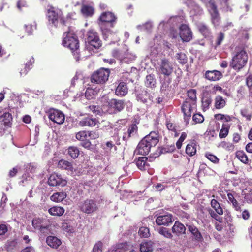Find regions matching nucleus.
I'll return each instance as SVG.
<instances>
[{
    "label": "nucleus",
    "instance_id": "412c9836",
    "mask_svg": "<svg viewBox=\"0 0 252 252\" xmlns=\"http://www.w3.org/2000/svg\"><path fill=\"white\" fill-rule=\"evenodd\" d=\"M186 227L179 221H176L172 228V231L177 236H180L186 233Z\"/></svg>",
    "mask_w": 252,
    "mask_h": 252
},
{
    "label": "nucleus",
    "instance_id": "c756f323",
    "mask_svg": "<svg viewBox=\"0 0 252 252\" xmlns=\"http://www.w3.org/2000/svg\"><path fill=\"white\" fill-rule=\"evenodd\" d=\"M81 12L86 16H92L94 13V9L92 6L83 5L82 6Z\"/></svg>",
    "mask_w": 252,
    "mask_h": 252
},
{
    "label": "nucleus",
    "instance_id": "cd10ccee",
    "mask_svg": "<svg viewBox=\"0 0 252 252\" xmlns=\"http://www.w3.org/2000/svg\"><path fill=\"white\" fill-rule=\"evenodd\" d=\"M170 83L171 79L170 78H164V80L161 82V91L164 93H167L171 88V86L170 85Z\"/></svg>",
    "mask_w": 252,
    "mask_h": 252
},
{
    "label": "nucleus",
    "instance_id": "9b49d317",
    "mask_svg": "<svg viewBox=\"0 0 252 252\" xmlns=\"http://www.w3.org/2000/svg\"><path fill=\"white\" fill-rule=\"evenodd\" d=\"M158 70L161 74L169 76L172 73L174 69L173 64L168 59H161L158 63Z\"/></svg>",
    "mask_w": 252,
    "mask_h": 252
},
{
    "label": "nucleus",
    "instance_id": "37998d69",
    "mask_svg": "<svg viewBox=\"0 0 252 252\" xmlns=\"http://www.w3.org/2000/svg\"><path fill=\"white\" fill-rule=\"evenodd\" d=\"M196 147L193 144H188L186 148V153L189 156H192L196 153Z\"/></svg>",
    "mask_w": 252,
    "mask_h": 252
},
{
    "label": "nucleus",
    "instance_id": "680f3d73",
    "mask_svg": "<svg viewBox=\"0 0 252 252\" xmlns=\"http://www.w3.org/2000/svg\"><path fill=\"white\" fill-rule=\"evenodd\" d=\"M88 135L92 139H96L99 137V134L97 131H88Z\"/></svg>",
    "mask_w": 252,
    "mask_h": 252
},
{
    "label": "nucleus",
    "instance_id": "58836bf2",
    "mask_svg": "<svg viewBox=\"0 0 252 252\" xmlns=\"http://www.w3.org/2000/svg\"><path fill=\"white\" fill-rule=\"evenodd\" d=\"M226 102L221 96H217L215 98V107L217 109H221L224 107Z\"/></svg>",
    "mask_w": 252,
    "mask_h": 252
},
{
    "label": "nucleus",
    "instance_id": "09e8293b",
    "mask_svg": "<svg viewBox=\"0 0 252 252\" xmlns=\"http://www.w3.org/2000/svg\"><path fill=\"white\" fill-rule=\"evenodd\" d=\"M42 223L43 220L40 218H35L32 221V225L34 228L37 229L41 227V225H43Z\"/></svg>",
    "mask_w": 252,
    "mask_h": 252
},
{
    "label": "nucleus",
    "instance_id": "e433bc0d",
    "mask_svg": "<svg viewBox=\"0 0 252 252\" xmlns=\"http://www.w3.org/2000/svg\"><path fill=\"white\" fill-rule=\"evenodd\" d=\"M198 29L204 37H206L209 36L210 31L205 24L202 23L198 25Z\"/></svg>",
    "mask_w": 252,
    "mask_h": 252
},
{
    "label": "nucleus",
    "instance_id": "f257e3e1",
    "mask_svg": "<svg viewBox=\"0 0 252 252\" xmlns=\"http://www.w3.org/2000/svg\"><path fill=\"white\" fill-rule=\"evenodd\" d=\"M158 142V133L155 131L151 132L139 142L134 151V154L141 155L148 154L151 148L155 147Z\"/></svg>",
    "mask_w": 252,
    "mask_h": 252
},
{
    "label": "nucleus",
    "instance_id": "49530a36",
    "mask_svg": "<svg viewBox=\"0 0 252 252\" xmlns=\"http://www.w3.org/2000/svg\"><path fill=\"white\" fill-rule=\"evenodd\" d=\"M89 110L95 115H101L102 113L101 108L98 105H91L88 107Z\"/></svg>",
    "mask_w": 252,
    "mask_h": 252
},
{
    "label": "nucleus",
    "instance_id": "6e6552de",
    "mask_svg": "<svg viewBox=\"0 0 252 252\" xmlns=\"http://www.w3.org/2000/svg\"><path fill=\"white\" fill-rule=\"evenodd\" d=\"M86 42L88 44L90 48L99 49L102 46V42L98 33L94 30H89L86 34Z\"/></svg>",
    "mask_w": 252,
    "mask_h": 252
},
{
    "label": "nucleus",
    "instance_id": "a878e982",
    "mask_svg": "<svg viewBox=\"0 0 252 252\" xmlns=\"http://www.w3.org/2000/svg\"><path fill=\"white\" fill-rule=\"evenodd\" d=\"M66 197V194L64 192L54 193L50 197L51 200L56 202H62L64 198Z\"/></svg>",
    "mask_w": 252,
    "mask_h": 252
},
{
    "label": "nucleus",
    "instance_id": "aec40b11",
    "mask_svg": "<svg viewBox=\"0 0 252 252\" xmlns=\"http://www.w3.org/2000/svg\"><path fill=\"white\" fill-rule=\"evenodd\" d=\"M208 10L211 15L212 23L215 27L219 26L220 24V17L217 9V7H214Z\"/></svg>",
    "mask_w": 252,
    "mask_h": 252
},
{
    "label": "nucleus",
    "instance_id": "c9c22d12",
    "mask_svg": "<svg viewBox=\"0 0 252 252\" xmlns=\"http://www.w3.org/2000/svg\"><path fill=\"white\" fill-rule=\"evenodd\" d=\"M156 82L154 75L149 74L146 76L145 83L147 87L153 88L155 87Z\"/></svg>",
    "mask_w": 252,
    "mask_h": 252
},
{
    "label": "nucleus",
    "instance_id": "de8ad7c7",
    "mask_svg": "<svg viewBox=\"0 0 252 252\" xmlns=\"http://www.w3.org/2000/svg\"><path fill=\"white\" fill-rule=\"evenodd\" d=\"M229 131V126L223 124L222 128L220 131L219 137L220 138H224L228 135Z\"/></svg>",
    "mask_w": 252,
    "mask_h": 252
},
{
    "label": "nucleus",
    "instance_id": "e2e57ef3",
    "mask_svg": "<svg viewBox=\"0 0 252 252\" xmlns=\"http://www.w3.org/2000/svg\"><path fill=\"white\" fill-rule=\"evenodd\" d=\"M206 157L209 160L213 163H217L219 161V159L217 157L213 154L207 153L206 154Z\"/></svg>",
    "mask_w": 252,
    "mask_h": 252
},
{
    "label": "nucleus",
    "instance_id": "20e7f679",
    "mask_svg": "<svg viewBox=\"0 0 252 252\" xmlns=\"http://www.w3.org/2000/svg\"><path fill=\"white\" fill-rule=\"evenodd\" d=\"M62 44L72 51H77L79 47V40L77 36L70 32H65L63 34Z\"/></svg>",
    "mask_w": 252,
    "mask_h": 252
},
{
    "label": "nucleus",
    "instance_id": "7c9ffc66",
    "mask_svg": "<svg viewBox=\"0 0 252 252\" xmlns=\"http://www.w3.org/2000/svg\"><path fill=\"white\" fill-rule=\"evenodd\" d=\"M211 206L213 208L215 209L216 213L218 215H221L223 214V210L222 208L220 207L219 203L216 199H212L211 201Z\"/></svg>",
    "mask_w": 252,
    "mask_h": 252
},
{
    "label": "nucleus",
    "instance_id": "6e6d98bb",
    "mask_svg": "<svg viewBox=\"0 0 252 252\" xmlns=\"http://www.w3.org/2000/svg\"><path fill=\"white\" fill-rule=\"evenodd\" d=\"M192 119L195 123H202L204 120L203 116L200 114H194L192 117Z\"/></svg>",
    "mask_w": 252,
    "mask_h": 252
},
{
    "label": "nucleus",
    "instance_id": "423d86ee",
    "mask_svg": "<svg viewBox=\"0 0 252 252\" xmlns=\"http://www.w3.org/2000/svg\"><path fill=\"white\" fill-rule=\"evenodd\" d=\"M134 94L137 101L144 104L146 107L152 104V96L144 88L140 87L136 88Z\"/></svg>",
    "mask_w": 252,
    "mask_h": 252
},
{
    "label": "nucleus",
    "instance_id": "f8f14e48",
    "mask_svg": "<svg viewBox=\"0 0 252 252\" xmlns=\"http://www.w3.org/2000/svg\"><path fill=\"white\" fill-rule=\"evenodd\" d=\"M196 104L189 100H185L181 107V110L184 113V119L186 124H188L191 115L193 110L195 108Z\"/></svg>",
    "mask_w": 252,
    "mask_h": 252
},
{
    "label": "nucleus",
    "instance_id": "0eeeda50",
    "mask_svg": "<svg viewBox=\"0 0 252 252\" xmlns=\"http://www.w3.org/2000/svg\"><path fill=\"white\" fill-rule=\"evenodd\" d=\"M110 73L109 69L101 68L93 73L91 81L93 83L104 84L108 80Z\"/></svg>",
    "mask_w": 252,
    "mask_h": 252
},
{
    "label": "nucleus",
    "instance_id": "f03ea898",
    "mask_svg": "<svg viewBox=\"0 0 252 252\" xmlns=\"http://www.w3.org/2000/svg\"><path fill=\"white\" fill-rule=\"evenodd\" d=\"M115 15L110 12H105L99 17V26L104 38H107L109 34L113 33L111 28L114 27L116 20Z\"/></svg>",
    "mask_w": 252,
    "mask_h": 252
},
{
    "label": "nucleus",
    "instance_id": "7ed1b4c3",
    "mask_svg": "<svg viewBox=\"0 0 252 252\" xmlns=\"http://www.w3.org/2000/svg\"><path fill=\"white\" fill-rule=\"evenodd\" d=\"M188 231L190 233V239L187 242L189 248H195L203 241V237L198 228L193 224H187Z\"/></svg>",
    "mask_w": 252,
    "mask_h": 252
},
{
    "label": "nucleus",
    "instance_id": "774afa93",
    "mask_svg": "<svg viewBox=\"0 0 252 252\" xmlns=\"http://www.w3.org/2000/svg\"><path fill=\"white\" fill-rule=\"evenodd\" d=\"M8 231L7 226L5 224L0 225V236H3Z\"/></svg>",
    "mask_w": 252,
    "mask_h": 252
},
{
    "label": "nucleus",
    "instance_id": "69168bd1",
    "mask_svg": "<svg viewBox=\"0 0 252 252\" xmlns=\"http://www.w3.org/2000/svg\"><path fill=\"white\" fill-rule=\"evenodd\" d=\"M152 27H153V25L151 23L147 22V23H145V24L142 26H140V25H138L137 26V28H138L139 29H141L143 27L147 32H150V30L152 29Z\"/></svg>",
    "mask_w": 252,
    "mask_h": 252
},
{
    "label": "nucleus",
    "instance_id": "72a5a7b5",
    "mask_svg": "<svg viewBox=\"0 0 252 252\" xmlns=\"http://www.w3.org/2000/svg\"><path fill=\"white\" fill-rule=\"evenodd\" d=\"M227 196L228 198V202H230L232 204L233 207L235 209V210L236 211L240 210V206L238 201L234 197V195L231 193H228L227 194Z\"/></svg>",
    "mask_w": 252,
    "mask_h": 252
},
{
    "label": "nucleus",
    "instance_id": "f704fd0d",
    "mask_svg": "<svg viewBox=\"0 0 252 252\" xmlns=\"http://www.w3.org/2000/svg\"><path fill=\"white\" fill-rule=\"evenodd\" d=\"M78 148L75 146H70L68 149V154L73 159L77 158L79 155Z\"/></svg>",
    "mask_w": 252,
    "mask_h": 252
},
{
    "label": "nucleus",
    "instance_id": "bf43d9fd",
    "mask_svg": "<svg viewBox=\"0 0 252 252\" xmlns=\"http://www.w3.org/2000/svg\"><path fill=\"white\" fill-rule=\"evenodd\" d=\"M94 95V91L91 89H87L85 93V97L87 99H91Z\"/></svg>",
    "mask_w": 252,
    "mask_h": 252
},
{
    "label": "nucleus",
    "instance_id": "338daca9",
    "mask_svg": "<svg viewBox=\"0 0 252 252\" xmlns=\"http://www.w3.org/2000/svg\"><path fill=\"white\" fill-rule=\"evenodd\" d=\"M62 227L63 230H64V231L68 233H72L73 232V227L70 225H68L66 223H63V224Z\"/></svg>",
    "mask_w": 252,
    "mask_h": 252
},
{
    "label": "nucleus",
    "instance_id": "f3484780",
    "mask_svg": "<svg viewBox=\"0 0 252 252\" xmlns=\"http://www.w3.org/2000/svg\"><path fill=\"white\" fill-rule=\"evenodd\" d=\"M174 220L172 214L166 213L158 216L156 220V223L158 225L168 226L170 223H172Z\"/></svg>",
    "mask_w": 252,
    "mask_h": 252
},
{
    "label": "nucleus",
    "instance_id": "39448f33",
    "mask_svg": "<svg viewBox=\"0 0 252 252\" xmlns=\"http://www.w3.org/2000/svg\"><path fill=\"white\" fill-rule=\"evenodd\" d=\"M248 60L246 52L241 50L232 58L230 66L235 70H240L246 64Z\"/></svg>",
    "mask_w": 252,
    "mask_h": 252
},
{
    "label": "nucleus",
    "instance_id": "4468645a",
    "mask_svg": "<svg viewBox=\"0 0 252 252\" xmlns=\"http://www.w3.org/2000/svg\"><path fill=\"white\" fill-rule=\"evenodd\" d=\"M110 113H117L121 112L125 107L124 101L116 99H111L108 103Z\"/></svg>",
    "mask_w": 252,
    "mask_h": 252
},
{
    "label": "nucleus",
    "instance_id": "ddd939ff",
    "mask_svg": "<svg viewBox=\"0 0 252 252\" xmlns=\"http://www.w3.org/2000/svg\"><path fill=\"white\" fill-rule=\"evenodd\" d=\"M49 119L58 124H62L64 121V115L60 110L54 108L50 109L47 112Z\"/></svg>",
    "mask_w": 252,
    "mask_h": 252
},
{
    "label": "nucleus",
    "instance_id": "3c124183",
    "mask_svg": "<svg viewBox=\"0 0 252 252\" xmlns=\"http://www.w3.org/2000/svg\"><path fill=\"white\" fill-rule=\"evenodd\" d=\"M88 135V132L86 131H81L77 132L76 134V138L80 141H84L86 140Z\"/></svg>",
    "mask_w": 252,
    "mask_h": 252
},
{
    "label": "nucleus",
    "instance_id": "2eb2a0df",
    "mask_svg": "<svg viewBox=\"0 0 252 252\" xmlns=\"http://www.w3.org/2000/svg\"><path fill=\"white\" fill-rule=\"evenodd\" d=\"M180 36L184 42H189L192 38V33L188 25L182 24L180 27Z\"/></svg>",
    "mask_w": 252,
    "mask_h": 252
},
{
    "label": "nucleus",
    "instance_id": "79ce46f5",
    "mask_svg": "<svg viewBox=\"0 0 252 252\" xmlns=\"http://www.w3.org/2000/svg\"><path fill=\"white\" fill-rule=\"evenodd\" d=\"M158 233L164 237L169 239H172L173 237L169 229L165 227H161L158 230Z\"/></svg>",
    "mask_w": 252,
    "mask_h": 252
},
{
    "label": "nucleus",
    "instance_id": "603ef678",
    "mask_svg": "<svg viewBox=\"0 0 252 252\" xmlns=\"http://www.w3.org/2000/svg\"><path fill=\"white\" fill-rule=\"evenodd\" d=\"M207 6L208 10L213 8L214 7H217L215 0H201Z\"/></svg>",
    "mask_w": 252,
    "mask_h": 252
},
{
    "label": "nucleus",
    "instance_id": "dca6fc26",
    "mask_svg": "<svg viewBox=\"0 0 252 252\" xmlns=\"http://www.w3.org/2000/svg\"><path fill=\"white\" fill-rule=\"evenodd\" d=\"M48 184L51 186H64L67 181L66 180L62 178L61 175L53 174L50 175L48 181Z\"/></svg>",
    "mask_w": 252,
    "mask_h": 252
},
{
    "label": "nucleus",
    "instance_id": "0e129e2a",
    "mask_svg": "<svg viewBox=\"0 0 252 252\" xmlns=\"http://www.w3.org/2000/svg\"><path fill=\"white\" fill-rule=\"evenodd\" d=\"M224 38V34L222 32H220L217 37L216 45L219 46L221 44L222 41Z\"/></svg>",
    "mask_w": 252,
    "mask_h": 252
},
{
    "label": "nucleus",
    "instance_id": "864d4df0",
    "mask_svg": "<svg viewBox=\"0 0 252 252\" xmlns=\"http://www.w3.org/2000/svg\"><path fill=\"white\" fill-rule=\"evenodd\" d=\"M202 106L204 108L208 109L212 102L211 98L209 96H205L202 100Z\"/></svg>",
    "mask_w": 252,
    "mask_h": 252
},
{
    "label": "nucleus",
    "instance_id": "5fc2aeb1",
    "mask_svg": "<svg viewBox=\"0 0 252 252\" xmlns=\"http://www.w3.org/2000/svg\"><path fill=\"white\" fill-rule=\"evenodd\" d=\"M103 148L105 150H110L113 147L116 148L115 143L112 140H110L102 145Z\"/></svg>",
    "mask_w": 252,
    "mask_h": 252
},
{
    "label": "nucleus",
    "instance_id": "ea45409f",
    "mask_svg": "<svg viewBox=\"0 0 252 252\" xmlns=\"http://www.w3.org/2000/svg\"><path fill=\"white\" fill-rule=\"evenodd\" d=\"M236 157L243 163L246 164L249 162L248 158L243 151H237L236 153Z\"/></svg>",
    "mask_w": 252,
    "mask_h": 252
},
{
    "label": "nucleus",
    "instance_id": "b1692460",
    "mask_svg": "<svg viewBox=\"0 0 252 252\" xmlns=\"http://www.w3.org/2000/svg\"><path fill=\"white\" fill-rule=\"evenodd\" d=\"M127 92L128 89L126 83L124 82L119 83L115 91L116 94L119 96H124L127 94Z\"/></svg>",
    "mask_w": 252,
    "mask_h": 252
},
{
    "label": "nucleus",
    "instance_id": "a18cd8bd",
    "mask_svg": "<svg viewBox=\"0 0 252 252\" xmlns=\"http://www.w3.org/2000/svg\"><path fill=\"white\" fill-rule=\"evenodd\" d=\"M176 57L180 63L185 64L187 63V57L185 53L182 52L178 53Z\"/></svg>",
    "mask_w": 252,
    "mask_h": 252
},
{
    "label": "nucleus",
    "instance_id": "9d476101",
    "mask_svg": "<svg viewBox=\"0 0 252 252\" xmlns=\"http://www.w3.org/2000/svg\"><path fill=\"white\" fill-rule=\"evenodd\" d=\"M80 209L82 212L86 214H91L98 210L96 201L87 199L80 203Z\"/></svg>",
    "mask_w": 252,
    "mask_h": 252
},
{
    "label": "nucleus",
    "instance_id": "4be33fe9",
    "mask_svg": "<svg viewBox=\"0 0 252 252\" xmlns=\"http://www.w3.org/2000/svg\"><path fill=\"white\" fill-rule=\"evenodd\" d=\"M138 127L136 124H132L128 127L127 131L124 133L123 139L127 141L131 137L134 136L137 133Z\"/></svg>",
    "mask_w": 252,
    "mask_h": 252
},
{
    "label": "nucleus",
    "instance_id": "1a4fd4ad",
    "mask_svg": "<svg viewBox=\"0 0 252 252\" xmlns=\"http://www.w3.org/2000/svg\"><path fill=\"white\" fill-rule=\"evenodd\" d=\"M62 15V12L60 10L55 9L54 7H51L48 11L47 16L48 20L55 26H57L59 22L62 25L65 24V21Z\"/></svg>",
    "mask_w": 252,
    "mask_h": 252
},
{
    "label": "nucleus",
    "instance_id": "2f4dec72",
    "mask_svg": "<svg viewBox=\"0 0 252 252\" xmlns=\"http://www.w3.org/2000/svg\"><path fill=\"white\" fill-rule=\"evenodd\" d=\"M135 59V55L128 52H126L124 53V56L123 57L121 63H129Z\"/></svg>",
    "mask_w": 252,
    "mask_h": 252
},
{
    "label": "nucleus",
    "instance_id": "052dcab7",
    "mask_svg": "<svg viewBox=\"0 0 252 252\" xmlns=\"http://www.w3.org/2000/svg\"><path fill=\"white\" fill-rule=\"evenodd\" d=\"M209 213L210 216L214 219H215L216 220L221 222L222 221V218L220 217L218 215L217 213H216L213 210H212L211 209H209Z\"/></svg>",
    "mask_w": 252,
    "mask_h": 252
},
{
    "label": "nucleus",
    "instance_id": "c85d7f7f",
    "mask_svg": "<svg viewBox=\"0 0 252 252\" xmlns=\"http://www.w3.org/2000/svg\"><path fill=\"white\" fill-rule=\"evenodd\" d=\"M58 167L63 169L72 171L73 167L71 163L65 160H61L58 162Z\"/></svg>",
    "mask_w": 252,
    "mask_h": 252
},
{
    "label": "nucleus",
    "instance_id": "13d9d810",
    "mask_svg": "<svg viewBox=\"0 0 252 252\" xmlns=\"http://www.w3.org/2000/svg\"><path fill=\"white\" fill-rule=\"evenodd\" d=\"M33 62H34V59H33V58H32L30 60V62L28 63H26V64H25V67L24 69V71H23V70H22L20 72L21 74H26L27 73L28 71L30 69V68H31L30 66L32 65V63H33Z\"/></svg>",
    "mask_w": 252,
    "mask_h": 252
},
{
    "label": "nucleus",
    "instance_id": "4c0bfd02",
    "mask_svg": "<svg viewBox=\"0 0 252 252\" xmlns=\"http://www.w3.org/2000/svg\"><path fill=\"white\" fill-rule=\"evenodd\" d=\"M188 98L185 100H189V102H196V91L194 89H190L188 91Z\"/></svg>",
    "mask_w": 252,
    "mask_h": 252
},
{
    "label": "nucleus",
    "instance_id": "473e14b6",
    "mask_svg": "<svg viewBox=\"0 0 252 252\" xmlns=\"http://www.w3.org/2000/svg\"><path fill=\"white\" fill-rule=\"evenodd\" d=\"M147 158L146 157H139L136 161V165L140 170H145V166H148L147 163Z\"/></svg>",
    "mask_w": 252,
    "mask_h": 252
},
{
    "label": "nucleus",
    "instance_id": "5701e85b",
    "mask_svg": "<svg viewBox=\"0 0 252 252\" xmlns=\"http://www.w3.org/2000/svg\"><path fill=\"white\" fill-rule=\"evenodd\" d=\"M46 243L51 247L55 249L58 248L61 244V240L57 237L49 236L46 239Z\"/></svg>",
    "mask_w": 252,
    "mask_h": 252
},
{
    "label": "nucleus",
    "instance_id": "a19ab883",
    "mask_svg": "<svg viewBox=\"0 0 252 252\" xmlns=\"http://www.w3.org/2000/svg\"><path fill=\"white\" fill-rule=\"evenodd\" d=\"M12 120V116L9 113H4L0 117V123L3 122L4 124L6 126L8 125Z\"/></svg>",
    "mask_w": 252,
    "mask_h": 252
},
{
    "label": "nucleus",
    "instance_id": "bb28decb",
    "mask_svg": "<svg viewBox=\"0 0 252 252\" xmlns=\"http://www.w3.org/2000/svg\"><path fill=\"white\" fill-rule=\"evenodd\" d=\"M49 213L53 216H62L64 212V209L61 207L55 206L48 210Z\"/></svg>",
    "mask_w": 252,
    "mask_h": 252
},
{
    "label": "nucleus",
    "instance_id": "8fccbe9b",
    "mask_svg": "<svg viewBox=\"0 0 252 252\" xmlns=\"http://www.w3.org/2000/svg\"><path fill=\"white\" fill-rule=\"evenodd\" d=\"M124 53L117 49L113 50L112 52L113 57L119 60L121 63L122 62L123 57L124 56Z\"/></svg>",
    "mask_w": 252,
    "mask_h": 252
},
{
    "label": "nucleus",
    "instance_id": "a211bd4d",
    "mask_svg": "<svg viewBox=\"0 0 252 252\" xmlns=\"http://www.w3.org/2000/svg\"><path fill=\"white\" fill-rule=\"evenodd\" d=\"M98 122L97 120L91 116H87L81 119L78 122V124L81 126L93 127L96 125Z\"/></svg>",
    "mask_w": 252,
    "mask_h": 252
},
{
    "label": "nucleus",
    "instance_id": "c03bdc74",
    "mask_svg": "<svg viewBox=\"0 0 252 252\" xmlns=\"http://www.w3.org/2000/svg\"><path fill=\"white\" fill-rule=\"evenodd\" d=\"M138 234L141 237L148 238L150 236L149 229L146 227H141L138 231Z\"/></svg>",
    "mask_w": 252,
    "mask_h": 252
},
{
    "label": "nucleus",
    "instance_id": "4d7b16f0",
    "mask_svg": "<svg viewBox=\"0 0 252 252\" xmlns=\"http://www.w3.org/2000/svg\"><path fill=\"white\" fill-rule=\"evenodd\" d=\"M102 243L98 241L94 246L92 252H102Z\"/></svg>",
    "mask_w": 252,
    "mask_h": 252
},
{
    "label": "nucleus",
    "instance_id": "6ab92c4d",
    "mask_svg": "<svg viewBox=\"0 0 252 252\" xmlns=\"http://www.w3.org/2000/svg\"><path fill=\"white\" fill-rule=\"evenodd\" d=\"M205 77L208 80L216 81L220 79L222 77V74L221 72L216 70L212 71L208 70L205 72Z\"/></svg>",
    "mask_w": 252,
    "mask_h": 252
},
{
    "label": "nucleus",
    "instance_id": "393cba45",
    "mask_svg": "<svg viewBox=\"0 0 252 252\" xmlns=\"http://www.w3.org/2000/svg\"><path fill=\"white\" fill-rule=\"evenodd\" d=\"M153 243L151 241H145L140 245L141 252H152L153 250Z\"/></svg>",
    "mask_w": 252,
    "mask_h": 252
}]
</instances>
